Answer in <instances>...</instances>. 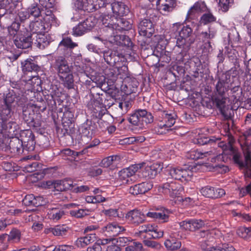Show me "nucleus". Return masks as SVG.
I'll use <instances>...</instances> for the list:
<instances>
[{"label": "nucleus", "mask_w": 251, "mask_h": 251, "mask_svg": "<svg viewBox=\"0 0 251 251\" xmlns=\"http://www.w3.org/2000/svg\"><path fill=\"white\" fill-rule=\"evenodd\" d=\"M229 128L228 127L225 129V136L228 137V143L225 144L221 143L220 147L223 148V151L225 153H229V150L232 153L233 160L234 163L242 170L245 176L248 177H251V146L245 145L242 147L244 153V158H243L241 154L236 151L231 145L232 138H231L229 141Z\"/></svg>", "instance_id": "f257e3e1"}, {"label": "nucleus", "mask_w": 251, "mask_h": 251, "mask_svg": "<svg viewBox=\"0 0 251 251\" xmlns=\"http://www.w3.org/2000/svg\"><path fill=\"white\" fill-rule=\"evenodd\" d=\"M229 75L223 74L219 78L218 81L215 86V89L211 96L212 101L216 107L220 110L225 117H228L227 111L228 109L226 105L228 100L225 96V93L229 88Z\"/></svg>", "instance_id": "f03ea898"}, {"label": "nucleus", "mask_w": 251, "mask_h": 251, "mask_svg": "<svg viewBox=\"0 0 251 251\" xmlns=\"http://www.w3.org/2000/svg\"><path fill=\"white\" fill-rule=\"evenodd\" d=\"M153 117L151 113L144 109H138L131 114L128 118V122L137 128L142 129L148 124L153 122Z\"/></svg>", "instance_id": "7ed1b4c3"}, {"label": "nucleus", "mask_w": 251, "mask_h": 251, "mask_svg": "<svg viewBox=\"0 0 251 251\" xmlns=\"http://www.w3.org/2000/svg\"><path fill=\"white\" fill-rule=\"evenodd\" d=\"M172 28L174 31H176L180 29L176 39V46L178 48H184V46L188 47L192 43L193 41L190 39L192 29L189 26H184L180 23H175L173 25Z\"/></svg>", "instance_id": "20e7f679"}, {"label": "nucleus", "mask_w": 251, "mask_h": 251, "mask_svg": "<svg viewBox=\"0 0 251 251\" xmlns=\"http://www.w3.org/2000/svg\"><path fill=\"white\" fill-rule=\"evenodd\" d=\"M144 165L143 163L131 165L128 168H125L119 173L120 180L123 184H130L135 182L137 179L136 172Z\"/></svg>", "instance_id": "39448f33"}, {"label": "nucleus", "mask_w": 251, "mask_h": 251, "mask_svg": "<svg viewBox=\"0 0 251 251\" xmlns=\"http://www.w3.org/2000/svg\"><path fill=\"white\" fill-rule=\"evenodd\" d=\"M183 189L182 186L176 181H168L158 187L160 193L169 195L172 199H178Z\"/></svg>", "instance_id": "423d86ee"}, {"label": "nucleus", "mask_w": 251, "mask_h": 251, "mask_svg": "<svg viewBox=\"0 0 251 251\" xmlns=\"http://www.w3.org/2000/svg\"><path fill=\"white\" fill-rule=\"evenodd\" d=\"M109 16H105L102 18V22L103 25H105L109 29L113 31L115 30L116 31H121V30H127L130 29L132 27L131 24L130 22L127 21L124 18L116 19L114 18L116 20V23L114 22L111 23L110 22L107 23L104 22V20H108Z\"/></svg>", "instance_id": "0eeeda50"}, {"label": "nucleus", "mask_w": 251, "mask_h": 251, "mask_svg": "<svg viewBox=\"0 0 251 251\" xmlns=\"http://www.w3.org/2000/svg\"><path fill=\"white\" fill-rule=\"evenodd\" d=\"M167 172L172 178L181 181L190 180L193 176V172L191 170L180 167L171 168L167 170Z\"/></svg>", "instance_id": "6e6552de"}, {"label": "nucleus", "mask_w": 251, "mask_h": 251, "mask_svg": "<svg viewBox=\"0 0 251 251\" xmlns=\"http://www.w3.org/2000/svg\"><path fill=\"white\" fill-rule=\"evenodd\" d=\"M144 165L141 167L143 168L142 176L146 178H154L162 169V166L158 163H153L151 165Z\"/></svg>", "instance_id": "1a4fd4ad"}, {"label": "nucleus", "mask_w": 251, "mask_h": 251, "mask_svg": "<svg viewBox=\"0 0 251 251\" xmlns=\"http://www.w3.org/2000/svg\"><path fill=\"white\" fill-rule=\"evenodd\" d=\"M125 230V227L115 222L109 223L102 228L103 232L109 236H117Z\"/></svg>", "instance_id": "9d476101"}, {"label": "nucleus", "mask_w": 251, "mask_h": 251, "mask_svg": "<svg viewBox=\"0 0 251 251\" xmlns=\"http://www.w3.org/2000/svg\"><path fill=\"white\" fill-rule=\"evenodd\" d=\"M33 44L40 49H44L50 42V38L48 35L45 34H32Z\"/></svg>", "instance_id": "9b49d317"}, {"label": "nucleus", "mask_w": 251, "mask_h": 251, "mask_svg": "<svg viewBox=\"0 0 251 251\" xmlns=\"http://www.w3.org/2000/svg\"><path fill=\"white\" fill-rule=\"evenodd\" d=\"M181 236L176 232L171 233L170 239L166 240L164 242L165 247L171 251L176 250L181 247V243L179 241Z\"/></svg>", "instance_id": "f8f14e48"}, {"label": "nucleus", "mask_w": 251, "mask_h": 251, "mask_svg": "<svg viewBox=\"0 0 251 251\" xmlns=\"http://www.w3.org/2000/svg\"><path fill=\"white\" fill-rule=\"evenodd\" d=\"M127 219L132 224L137 226L144 223L146 220V216L140 211L133 210L127 213Z\"/></svg>", "instance_id": "ddd939ff"}, {"label": "nucleus", "mask_w": 251, "mask_h": 251, "mask_svg": "<svg viewBox=\"0 0 251 251\" xmlns=\"http://www.w3.org/2000/svg\"><path fill=\"white\" fill-rule=\"evenodd\" d=\"M151 182H145L131 186L128 190L129 193L133 195L145 194L152 188Z\"/></svg>", "instance_id": "4468645a"}, {"label": "nucleus", "mask_w": 251, "mask_h": 251, "mask_svg": "<svg viewBox=\"0 0 251 251\" xmlns=\"http://www.w3.org/2000/svg\"><path fill=\"white\" fill-rule=\"evenodd\" d=\"M204 223L201 220L192 219L184 221L179 223V226L182 228L190 231H195L202 227Z\"/></svg>", "instance_id": "2eb2a0df"}, {"label": "nucleus", "mask_w": 251, "mask_h": 251, "mask_svg": "<svg viewBox=\"0 0 251 251\" xmlns=\"http://www.w3.org/2000/svg\"><path fill=\"white\" fill-rule=\"evenodd\" d=\"M54 67L57 70L59 77L61 76V75H66L70 73L68 63L62 56L58 57L56 59Z\"/></svg>", "instance_id": "dca6fc26"}, {"label": "nucleus", "mask_w": 251, "mask_h": 251, "mask_svg": "<svg viewBox=\"0 0 251 251\" xmlns=\"http://www.w3.org/2000/svg\"><path fill=\"white\" fill-rule=\"evenodd\" d=\"M122 157L118 155L108 156L102 159L100 163V166L102 167H110L111 169L117 167L119 164Z\"/></svg>", "instance_id": "f3484780"}, {"label": "nucleus", "mask_w": 251, "mask_h": 251, "mask_svg": "<svg viewBox=\"0 0 251 251\" xmlns=\"http://www.w3.org/2000/svg\"><path fill=\"white\" fill-rule=\"evenodd\" d=\"M14 43L18 48L27 49L33 44L32 34L17 37L14 40Z\"/></svg>", "instance_id": "a211bd4d"}, {"label": "nucleus", "mask_w": 251, "mask_h": 251, "mask_svg": "<svg viewBox=\"0 0 251 251\" xmlns=\"http://www.w3.org/2000/svg\"><path fill=\"white\" fill-rule=\"evenodd\" d=\"M152 27V23L150 20L144 19L139 24V33L141 35L143 36H146L148 34H151L153 32Z\"/></svg>", "instance_id": "6ab92c4d"}, {"label": "nucleus", "mask_w": 251, "mask_h": 251, "mask_svg": "<svg viewBox=\"0 0 251 251\" xmlns=\"http://www.w3.org/2000/svg\"><path fill=\"white\" fill-rule=\"evenodd\" d=\"M69 228L65 225H57L52 227L45 229L46 234L52 233L54 236H64L68 232Z\"/></svg>", "instance_id": "aec40b11"}, {"label": "nucleus", "mask_w": 251, "mask_h": 251, "mask_svg": "<svg viewBox=\"0 0 251 251\" xmlns=\"http://www.w3.org/2000/svg\"><path fill=\"white\" fill-rule=\"evenodd\" d=\"M113 13L119 16L126 15L129 12V8L124 3L116 2L112 4Z\"/></svg>", "instance_id": "412c9836"}, {"label": "nucleus", "mask_w": 251, "mask_h": 251, "mask_svg": "<svg viewBox=\"0 0 251 251\" xmlns=\"http://www.w3.org/2000/svg\"><path fill=\"white\" fill-rule=\"evenodd\" d=\"M48 215L49 218L53 221H58L64 215L63 209L58 206L48 209Z\"/></svg>", "instance_id": "4be33fe9"}, {"label": "nucleus", "mask_w": 251, "mask_h": 251, "mask_svg": "<svg viewBox=\"0 0 251 251\" xmlns=\"http://www.w3.org/2000/svg\"><path fill=\"white\" fill-rule=\"evenodd\" d=\"M22 71L26 73L27 72H31L32 71H37L39 69V67L31 59H27L22 62Z\"/></svg>", "instance_id": "5701e85b"}, {"label": "nucleus", "mask_w": 251, "mask_h": 251, "mask_svg": "<svg viewBox=\"0 0 251 251\" xmlns=\"http://www.w3.org/2000/svg\"><path fill=\"white\" fill-rule=\"evenodd\" d=\"M157 4L160 10L164 12L171 11L175 5L174 0H158Z\"/></svg>", "instance_id": "b1692460"}, {"label": "nucleus", "mask_w": 251, "mask_h": 251, "mask_svg": "<svg viewBox=\"0 0 251 251\" xmlns=\"http://www.w3.org/2000/svg\"><path fill=\"white\" fill-rule=\"evenodd\" d=\"M96 240L95 234H89L84 237H80L76 241V245L78 247H84L94 242Z\"/></svg>", "instance_id": "393cba45"}, {"label": "nucleus", "mask_w": 251, "mask_h": 251, "mask_svg": "<svg viewBox=\"0 0 251 251\" xmlns=\"http://www.w3.org/2000/svg\"><path fill=\"white\" fill-rule=\"evenodd\" d=\"M87 4L85 5L86 10L93 12L103 6L104 3L102 0H85Z\"/></svg>", "instance_id": "a878e982"}, {"label": "nucleus", "mask_w": 251, "mask_h": 251, "mask_svg": "<svg viewBox=\"0 0 251 251\" xmlns=\"http://www.w3.org/2000/svg\"><path fill=\"white\" fill-rule=\"evenodd\" d=\"M30 29L32 32V34H42L45 32V27L41 21H36L30 24Z\"/></svg>", "instance_id": "bb28decb"}, {"label": "nucleus", "mask_w": 251, "mask_h": 251, "mask_svg": "<svg viewBox=\"0 0 251 251\" xmlns=\"http://www.w3.org/2000/svg\"><path fill=\"white\" fill-rule=\"evenodd\" d=\"M176 115L175 114H165L163 117V120L165 123L163 125H160L161 127H164L167 130L172 127L176 122Z\"/></svg>", "instance_id": "cd10ccee"}, {"label": "nucleus", "mask_w": 251, "mask_h": 251, "mask_svg": "<svg viewBox=\"0 0 251 251\" xmlns=\"http://www.w3.org/2000/svg\"><path fill=\"white\" fill-rule=\"evenodd\" d=\"M146 215L148 217L158 220L161 222H166L169 219V216L164 212H149Z\"/></svg>", "instance_id": "c85d7f7f"}, {"label": "nucleus", "mask_w": 251, "mask_h": 251, "mask_svg": "<svg viewBox=\"0 0 251 251\" xmlns=\"http://www.w3.org/2000/svg\"><path fill=\"white\" fill-rule=\"evenodd\" d=\"M216 32V30L209 27L208 31L202 32L200 37L203 42H211V40L215 37Z\"/></svg>", "instance_id": "c756f323"}, {"label": "nucleus", "mask_w": 251, "mask_h": 251, "mask_svg": "<svg viewBox=\"0 0 251 251\" xmlns=\"http://www.w3.org/2000/svg\"><path fill=\"white\" fill-rule=\"evenodd\" d=\"M7 238L9 242L18 243L21 238V232L20 230L17 228H13L7 234Z\"/></svg>", "instance_id": "7c9ffc66"}, {"label": "nucleus", "mask_w": 251, "mask_h": 251, "mask_svg": "<svg viewBox=\"0 0 251 251\" xmlns=\"http://www.w3.org/2000/svg\"><path fill=\"white\" fill-rule=\"evenodd\" d=\"M207 9L205 3L204 2H196L188 11V14L191 15L193 13L205 12Z\"/></svg>", "instance_id": "2f4dec72"}, {"label": "nucleus", "mask_w": 251, "mask_h": 251, "mask_svg": "<svg viewBox=\"0 0 251 251\" xmlns=\"http://www.w3.org/2000/svg\"><path fill=\"white\" fill-rule=\"evenodd\" d=\"M16 105L23 107V108H27L30 105V102L26 97V94L25 93L22 95H18L16 100Z\"/></svg>", "instance_id": "473e14b6"}, {"label": "nucleus", "mask_w": 251, "mask_h": 251, "mask_svg": "<svg viewBox=\"0 0 251 251\" xmlns=\"http://www.w3.org/2000/svg\"><path fill=\"white\" fill-rule=\"evenodd\" d=\"M60 78L64 82V86L68 89H71L74 86L73 75L70 73L66 75H61Z\"/></svg>", "instance_id": "72a5a7b5"}, {"label": "nucleus", "mask_w": 251, "mask_h": 251, "mask_svg": "<svg viewBox=\"0 0 251 251\" xmlns=\"http://www.w3.org/2000/svg\"><path fill=\"white\" fill-rule=\"evenodd\" d=\"M88 31L84 23H80L77 26L73 29V35L78 36L84 34Z\"/></svg>", "instance_id": "f704fd0d"}, {"label": "nucleus", "mask_w": 251, "mask_h": 251, "mask_svg": "<svg viewBox=\"0 0 251 251\" xmlns=\"http://www.w3.org/2000/svg\"><path fill=\"white\" fill-rule=\"evenodd\" d=\"M17 125L14 122H3L2 124V129L9 133H14L17 130Z\"/></svg>", "instance_id": "c9c22d12"}, {"label": "nucleus", "mask_w": 251, "mask_h": 251, "mask_svg": "<svg viewBox=\"0 0 251 251\" xmlns=\"http://www.w3.org/2000/svg\"><path fill=\"white\" fill-rule=\"evenodd\" d=\"M213 153L212 151H209L201 152V151H193L190 153V158L192 159H202L205 157L210 156Z\"/></svg>", "instance_id": "e433bc0d"}, {"label": "nucleus", "mask_w": 251, "mask_h": 251, "mask_svg": "<svg viewBox=\"0 0 251 251\" xmlns=\"http://www.w3.org/2000/svg\"><path fill=\"white\" fill-rule=\"evenodd\" d=\"M33 112L30 111L27 107L23 109V118L26 123L30 124L33 122Z\"/></svg>", "instance_id": "4c0bfd02"}, {"label": "nucleus", "mask_w": 251, "mask_h": 251, "mask_svg": "<svg viewBox=\"0 0 251 251\" xmlns=\"http://www.w3.org/2000/svg\"><path fill=\"white\" fill-rule=\"evenodd\" d=\"M9 242L7 238V234L3 233L0 235V250L3 251L7 250L8 248Z\"/></svg>", "instance_id": "58836bf2"}, {"label": "nucleus", "mask_w": 251, "mask_h": 251, "mask_svg": "<svg viewBox=\"0 0 251 251\" xmlns=\"http://www.w3.org/2000/svg\"><path fill=\"white\" fill-rule=\"evenodd\" d=\"M216 20L215 17L208 11L207 13L204 14L201 18V23L206 25L209 23L215 22Z\"/></svg>", "instance_id": "ea45409f"}, {"label": "nucleus", "mask_w": 251, "mask_h": 251, "mask_svg": "<svg viewBox=\"0 0 251 251\" xmlns=\"http://www.w3.org/2000/svg\"><path fill=\"white\" fill-rule=\"evenodd\" d=\"M27 10L28 12V14H29V17H33L36 18L39 17L40 15V10L36 4L31 5Z\"/></svg>", "instance_id": "a19ab883"}, {"label": "nucleus", "mask_w": 251, "mask_h": 251, "mask_svg": "<svg viewBox=\"0 0 251 251\" xmlns=\"http://www.w3.org/2000/svg\"><path fill=\"white\" fill-rule=\"evenodd\" d=\"M212 239H202L201 242V247L202 250L205 251H213Z\"/></svg>", "instance_id": "79ce46f5"}, {"label": "nucleus", "mask_w": 251, "mask_h": 251, "mask_svg": "<svg viewBox=\"0 0 251 251\" xmlns=\"http://www.w3.org/2000/svg\"><path fill=\"white\" fill-rule=\"evenodd\" d=\"M59 46H63L65 47L70 49H74L78 45L76 43L73 42L70 38H65L60 42Z\"/></svg>", "instance_id": "37998d69"}, {"label": "nucleus", "mask_w": 251, "mask_h": 251, "mask_svg": "<svg viewBox=\"0 0 251 251\" xmlns=\"http://www.w3.org/2000/svg\"><path fill=\"white\" fill-rule=\"evenodd\" d=\"M143 243L146 246L156 250H160L162 248L161 245L158 242L149 239L144 240Z\"/></svg>", "instance_id": "c03bdc74"}, {"label": "nucleus", "mask_w": 251, "mask_h": 251, "mask_svg": "<svg viewBox=\"0 0 251 251\" xmlns=\"http://www.w3.org/2000/svg\"><path fill=\"white\" fill-rule=\"evenodd\" d=\"M238 235L243 238L251 236V228L242 227L237 230Z\"/></svg>", "instance_id": "a18cd8bd"}, {"label": "nucleus", "mask_w": 251, "mask_h": 251, "mask_svg": "<svg viewBox=\"0 0 251 251\" xmlns=\"http://www.w3.org/2000/svg\"><path fill=\"white\" fill-rule=\"evenodd\" d=\"M126 251H144L142 244L138 242H134L130 246L126 247Z\"/></svg>", "instance_id": "49530a36"}, {"label": "nucleus", "mask_w": 251, "mask_h": 251, "mask_svg": "<svg viewBox=\"0 0 251 251\" xmlns=\"http://www.w3.org/2000/svg\"><path fill=\"white\" fill-rule=\"evenodd\" d=\"M201 194L207 198H212L214 194V188L210 186H206L200 190Z\"/></svg>", "instance_id": "de8ad7c7"}, {"label": "nucleus", "mask_w": 251, "mask_h": 251, "mask_svg": "<svg viewBox=\"0 0 251 251\" xmlns=\"http://www.w3.org/2000/svg\"><path fill=\"white\" fill-rule=\"evenodd\" d=\"M18 96L15 94H9L4 100L5 105L11 106L13 104L14 106L16 105V100Z\"/></svg>", "instance_id": "09e8293b"}, {"label": "nucleus", "mask_w": 251, "mask_h": 251, "mask_svg": "<svg viewBox=\"0 0 251 251\" xmlns=\"http://www.w3.org/2000/svg\"><path fill=\"white\" fill-rule=\"evenodd\" d=\"M85 27L87 28L88 31L90 30L96 24L97 20L94 17H89L87 18L83 22Z\"/></svg>", "instance_id": "8fccbe9b"}, {"label": "nucleus", "mask_w": 251, "mask_h": 251, "mask_svg": "<svg viewBox=\"0 0 251 251\" xmlns=\"http://www.w3.org/2000/svg\"><path fill=\"white\" fill-rule=\"evenodd\" d=\"M118 75L119 76L121 79H124L128 77L129 73L128 71V68L126 66H123L118 69Z\"/></svg>", "instance_id": "3c124183"}, {"label": "nucleus", "mask_w": 251, "mask_h": 251, "mask_svg": "<svg viewBox=\"0 0 251 251\" xmlns=\"http://www.w3.org/2000/svg\"><path fill=\"white\" fill-rule=\"evenodd\" d=\"M20 25L19 23L13 22L11 25L8 27V30L9 34L12 36H15L17 34L18 30L20 29Z\"/></svg>", "instance_id": "603ef678"}, {"label": "nucleus", "mask_w": 251, "mask_h": 251, "mask_svg": "<svg viewBox=\"0 0 251 251\" xmlns=\"http://www.w3.org/2000/svg\"><path fill=\"white\" fill-rule=\"evenodd\" d=\"M233 2V0H220L219 5L222 11L226 12Z\"/></svg>", "instance_id": "864d4df0"}, {"label": "nucleus", "mask_w": 251, "mask_h": 251, "mask_svg": "<svg viewBox=\"0 0 251 251\" xmlns=\"http://www.w3.org/2000/svg\"><path fill=\"white\" fill-rule=\"evenodd\" d=\"M11 106L5 105V107L3 108L1 112V116L2 119L6 120L7 119L11 117Z\"/></svg>", "instance_id": "5fc2aeb1"}, {"label": "nucleus", "mask_w": 251, "mask_h": 251, "mask_svg": "<svg viewBox=\"0 0 251 251\" xmlns=\"http://www.w3.org/2000/svg\"><path fill=\"white\" fill-rule=\"evenodd\" d=\"M117 242L116 238H113L111 243L107 246L106 251H120L121 248Z\"/></svg>", "instance_id": "6e6d98bb"}, {"label": "nucleus", "mask_w": 251, "mask_h": 251, "mask_svg": "<svg viewBox=\"0 0 251 251\" xmlns=\"http://www.w3.org/2000/svg\"><path fill=\"white\" fill-rule=\"evenodd\" d=\"M215 232L214 230L209 231H202L200 232V236L202 238H206L205 239H212L213 237V235L215 234Z\"/></svg>", "instance_id": "4d7b16f0"}, {"label": "nucleus", "mask_w": 251, "mask_h": 251, "mask_svg": "<svg viewBox=\"0 0 251 251\" xmlns=\"http://www.w3.org/2000/svg\"><path fill=\"white\" fill-rule=\"evenodd\" d=\"M138 140L134 137H130L121 139L119 141V144L121 145H127L134 143Z\"/></svg>", "instance_id": "13d9d810"}, {"label": "nucleus", "mask_w": 251, "mask_h": 251, "mask_svg": "<svg viewBox=\"0 0 251 251\" xmlns=\"http://www.w3.org/2000/svg\"><path fill=\"white\" fill-rule=\"evenodd\" d=\"M74 249V247L68 245H60L56 246L53 250V251H72Z\"/></svg>", "instance_id": "bf43d9fd"}, {"label": "nucleus", "mask_w": 251, "mask_h": 251, "mask_svg": "<svg viewBox=\"0 0 251 251\" xmlns=\"http://www.w3.org/2000/svg\"><path fill=\"white\" fill-rule=\"evenodd\" d=\"M50 90V94L52 99L55 100L60 97L61 92L56 86H52Z\"/></svg>", "instance_id": "052dcab7"}, {"label": "nucleus", "mask_w": 251, "mask_h": 251, "mask_svg": "<svg viewBox=\"0 0 251 251\" xmlns=\"http://www.w3.org/2000/svg\"><path fill=\"white\" fill-rule=\"evenodd\" d=\"M154 225L147 224L144 225L139 227V232L140 233H148L149 232H152L154 230Z\"/></svg>", "instance_id": "680f3d73"}, {"label": "nucleus", "mask_w": 251, "mask_h": 251, "mask_svg": "<svg viewBox=\"0 0 251 251\" xmlns=\"http://www.w3.org/2000/svg\"><path fill=\"white\" fill-rule=\"evenodd\" d=\"M213 251H237L231 246L224 244L222 247H219L217 248H213Z\"/></svg>", "instance_id": "e2e57ef3"}, {"label": "nucleus", "mask_w": 251, "mask_h": 251, "mask_svg": "<svg viewBox=\"0 0 251 251\" xmlns=\"http://www.w3.org/2000/svg\"><path fill=\"white\" fill-rule=\"evenodd\" d=\"M45 203L43 197L41 196L35 197L33 201H32V206L38 207L44 205Z\"/></svg>", "instance_id": "0e129e2a"}, {"label": "nucleus", "mask_w": 251, "mask_h": 251, "mask_svg": "<svg viewBox=\"0 0 251 251\" xmlns=\"http://www.w3.org/2000/svg\"><path fill=\"white\" fill-rule=\"evenodd\" d=\"M27 9H23L18 13V17L21 22L24 21L29 18V14Z\"/></svg>", "instance_id": "69168bd1"}, {"label": "nucleus", "mask_w": 251, "mask_h": 251, "mask_svg": "<svg viewBox=\"0 0 251 251\" xmlns=\"http://www.w3.org/2000/svg\"><path fill=\"white\" fill-rule=\"evenodd\" d=\"M70 214L76 218H81L86 215L85 210L82 209L77 210H72L70 211Z\"/></svg>", "instance_id": "338daca9"}, {"label": "nucleus", "mask_w": 251, "mask_h": 251, "mask_svg": "<svg viewBox=\"0 0 251 251\" xmlns=\"http://www.w3.org/2000/svg\"><path fill=\"white\" fill-rule=\"evenodd\" d=\"M153 234L151 235L152 237L153 238H159L162 237L163 236V230L159 229L157 226H154V230H152Z\"/></svg>", "instance_id": "774afa93"}]
</instances>
